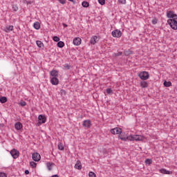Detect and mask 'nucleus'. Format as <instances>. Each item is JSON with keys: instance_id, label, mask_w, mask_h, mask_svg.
Segmentation results:
<instances>
[{"instance_id": "nucleus-1", "label": "nucleus", "mask_w": 177, "mask_h": 177, "mask_svg": "<svg viewBox=\"0 0 177 177\" xmlns=\"http://www.w3.org/2000/svg\"><path fill=\"white\" fill-rule=\"evenodd\" d=\"M167 23L173 30H177V15L173 11H167Z\"/></svg>"}, {"instance_id": "nucleus-2", "label": "nucleus", "mask_w": 177, "mask_h": 177, "mask_svg": "<svg viewBox=\"0 0 177 177\" xmlns=\"http://www.w3.org/2000/svg\"><path fill=\"white\" fill-rule=\"evenodd\" d=\"M119 138L121 140H131V141H142V140H145V139H146V138H145V136H140V135H130L127 136L125 134L122 133L119 136Z\"/></svg>"}, {"instance_id": "nucleus-3", "label": "nucleus", "mask_w": 177, "mask_h": 177, "mask_svg": "<svg viewBox=\"0 0 177 177\" xmlns=\"http://www.w3.org/2000/svg\"><path fill=\"white\" fill-rule=\"evenodd\" d=\"M138 77H140L141 80H143L145 81L146 80H149L150 75L148 72L142 71L138 74Z\"/></svg>"}, {"instance_id": "nucleus-4", "label": "nucleus", "mask_w": 177, "mask_h": 177, "mask_svg": "<svg viewBox=\"0 0 177 177\" xmlns=\"http://www.w3.org/2000/svg\"><path fill=\"white\" fill-rule=\"evenodd\" d=\"M111 34L113 38H121V36L122 35V32H121V30L118 29L112 31Z\"/></svg>"}, {"instance_id": "nucleus-5", "label": "nucleus", "mask_w": 177, "mask_h": 177, "mask_svg": "<svg viewBox=\"0 0 177 177\" xmlns=\"http://www.w3.org/2000/svg\"><path fill=\"white\" fill-rule=\"evenodd\" d=\"M122 129H121L120 127H115L111 130V133H113V135H120V133H122Z\"/></svg>"}, {"instance_id": "nucleus-6", "label": "nucleus", "mask_w": 177, "mask_h": 177, "mask_svg": "<svg viewBox=\"0 0 177 177\" xmlns=\"http://www.w3.org/2000/svg\"><path fill=\"white\" fill-rule=\"evenodd\" d=\"M99 39H100V38L99 37H97V36H93L91 38L90 44L91 45H95V44H97V42H99Z\"/></svg>"}, {"instance_id": "nucleus-7", "label": "nucleus", "mask_w": 177, "mask_h": 177, "mask_svg": "<svg viewBox=\"0 0 177 177\" xmlns=\"http://www.w3.org/2000/svg\"><path fill=\"white\" fill-rule=\"evenodd\" d=\"M33 161L38 162L41 160V155L38 153H34L32 156Z\"/></svg>"}, {"instance_id": "nucleus-8", "label": "nucleus", "mask_w": 177, "mask_h": 177, "mask_svg": "<svg viewBox=\"0 0 177 177\" xmlns=\"http://www.w3.org/2000/svg\"><path fill=\"white\" fill-rule=\"evenodd\" d=\"M38 120L39 124H45V122H46V117L45 115H39Z\"/></svg>"}, {"instance_id": "nucleus-9", "label": "nucleus", "mask_w": 177, "mask_h": 177, "mask_svg": "<svg viewBox=\"0 0 177 177\" xmlns=\"http://www.w3.org/2000/svg\"><path fill=\"white\" fill-rule=\"evenodd\" d=\"M10 154L13 158L16 159L19 157V151L16 149H12L10 151Z\"/></svg>"}, {"instance_id": "nucleus-10", "label": "nucleus", "mask_w": 177, "mask_h": 177, "mask_svg": "<svg viewBox=\"0 0 177 177\" xmlns=\"http://www.w3.org/2000/svg\"><path fill=\"white\" fill-rule=\"evenodd\" d=\"M91 125H92V122L89 120H86L83 122V127H84V128L89 129L91 128Z\"/></svg>"}, {"instance_id": "nucleus-11", "label": "nucleus", "mask_w": 177, "mask_h": 177, "mask_svg": "<svg viewBox=\"0 0 177 177\" xmlns=\"http://www.w3.org/2000/svg\"><path fill=\"white\" fill-rule=\"evenodd\" d=\"M81 42H82V40H81V38L80 37H75L73 41V44L75 45L76 46H79V45H81Z\"/></svg>"}, {"instance_id": "nucleus-12", "label": "nucleus", "mask_w": 177, "mask_h": 177, "mask_svg": "<svg viewBox=\"0 0 177 177\" xmlns=\"http://www.w3.org/2000/svg\"><path fill=\"white\" fill-rule=\"evenodd\" d=\"M50 75L53 77H59V71L53 70L50 72Z\"/></svg>"}, {"instance_id": "nucleus-13", "label": "nucleus", "mask_w": 177, "mask_h": 177, "mask_svg": "<svg viewBox=\"0 0 177 177\" xmlns=\"http://www.w3.org/2000/svg\"><path fill=\"white\" fill-rule=\"evenodd\" d=\"M15 128L17 131H20V129H23V124L21 122H18L15 124Z\"/></svg>"}, {"instance_id": "nucleus-14", "label": "nucleus", "mask_w": 177, "mask_h": 177, "mask_svg": "<svg viewBox=\"0 0 177 177\" xmlns=\"http://www.w3.org/2000/svg\"><path fill=\"white\" fill-rule=\"evenodd\" d=\"M50 82L52 85H59V79H57V77H52Z\"/></svg>"}, {"instance_id": "nucleus-15", "label": "nucleus", "mask_w": 177, "mask_h": 177, "mask_svg": "<svg viewBox=\"0 0 177 177\" xmlns=\"http://www.w3.org/2000/svg\"><path fill=\"white\" fill-rule=\"evenodd\" d=\"M75 168L76 169H82V164L81 163V161L77 160L75 165Z\"/></svg>"}, {"instance_id": "nucleus-16", "label": "nucleus", "mask_w": 177, "mask_h": 177, "mask_svg": "<svg viewBox=\"0 0 177 177\" xmlns=\"http://www.w3.org/2000/svg\"><path fill=\"white\" fill-rule=\"evenodd\" d=\"M160 174H165V175H171V174H172L171 171H167L165 169H160Z\"/></svg>"}, {"instance_id": "nucleus-17", "label": "nucleus", "mask_w": 177, "mask_h": 177, "mask_svg": "<svg viewBox=\"0 0 177 177\" xmlns=\"http://www.w3.org/2000/svg\"><path fill=\"white\" fill-rule=\"evenodd\" d=\"M33 27L35 28V30H39L41 28V24H39L38 21H36L34 23Z\"/></svg>"}, {"instance_id": "nucleus-18", "label": "nucleus", "mask_w": 177, "mask_h": 177, "mask_svg": "<svg viewBox=\"0 0 177 177\" xmlns=\"http://www.w3.org/2000/svg\"><path fill=\"white\" fill-rule=\"evenodd\" d=\"M4 31L6 32H10V31H13V26H7L5 29Z\"/></svg>"}, {"instance_id": "nucleus-19", "label": "nucleus", "mask_w": 177, "mask_h": 177, "mask_svg": "<svg viewBox=\"0 0 177 177\" xmlns=\"http://www.w3.org/2000/svg\"><path fill=\"white\" fill-rule=\"evenodd\" d=\"M53 165H55V164H53V163H50V162L46 163V166H47L48 171H52V167H53Z\"/></svg>"}, {"instance_id": "nucleus-20", "label": "nucleus", "mask_w": 177, "mask_h": 177, "mask_svg": "<svg viewBox=\"0 0 177 177\" xmlns=\"http://www.w3.org/2000/svg\"><path fill=\"white\" fill-rule=\"evenodd\" d=\"M82 6H83V8H88L89 7V3L88 1H84L82 3Z\"/></svg>"}, {"instance_id": "nucleus-21", "label": "nucleus", "mask_w": 177, "mask_h": 177, "mask_svg": "<svg viewBox=\"0 0 177 177\" xmlns=\"http://www.w3.org/2000/svg\"><path fill=\"white\" fill-rule=\"evenodd\" d=\"M164 86H166L167 88L169 87V86H172V83L171 82H167L165 81L164 82Z\"/></svg>"}, {"instance_id": "nucleus-22", "label": "nucleus", "mask_w": 177, "mask_h": 177, "mask_svg": "<svg viewBox=\"0 0 177 177\" xmlns=\"http://www.w3.org/2000/svg\"><path fill=\"white\" fill-rule=\"evenodd\" d=\"M0 102L1 103H6V102H8V98H6V97H1L0 98Z\"/></svg>"}, {"instance_id": "nucleus-23", "label": "nucleus", "mask_w": 177, "mask_h": 177, "mask_svg": "<svg viewBox=\"0 0 177 177\" xmlns=\"http://www.w3.org/2000/svg\"><path fill=\"white\" fill-rule=\"evenodd\" d=\"M59 150H64V145H63V143L59 142L57 146Z\"/></svg>"}, {"instance_id": "nucleus-24", "label": "nucleus", "mask_w": 177, "mask_h": 177, "mask_svg": "<svg viewBox=\"0 0 177 177\" xmlns=\"http://www.w3.org/2000/svg\"><path fill=\"white\" fill-rule=\"evenodd\" d=\"M140 86H142V88H147L148 85L147 82H141Z\"/></svg>"}, {"instance_id": "nucleus-25", "label": "nucleus", "mask_w": 177, "mask_h": 177, "mask_svg": "<svg viewBox=\"0 0 177 177\" xmlns=\"http://www.w3.org/2000/svg\"><path fill=\"white\" fill-rule=\"evenodd\" d=\"M36 44L39 48H42L44 46V44L41 41H37Z\"/></svg>"}, {"instance_id": "nucleus-26", "label": "nucleus", "mask_w": 177, "mask_h": 177, "mask_svg": "<svg viewBox=\"0 0 177 177\" xmlns=\"http://www.w3.org/2000/svg\"><path fill=\"white\" fill-rule=\"evenodd\" d=\"M58 48H63L64 46V42L63 41H59L57 43Z\"/></svg>"}, {"instance_id": "nucleus-27", "label": "nucleus", "mask_w": 177, "mask_h": 177, "mask_svg": "<svg viewBox=\"0 0 177 177\" xmlns=\"http://www.w3.org/2000/svg\"><path fill=\"white\" fill-rule=\"evenodd\" d=\"M53 39L55 42H59V41H60V38H59V37L57 36H54L53 37Z\"/></svg>"}, {"instance_id": "nucleus-28", "label": "nucleus", "mask_w": 177, "mask_h": 177, "mask_svg": "<svg viewBox=\"0 0 177 177\" xmlns=\"http://www.w3.org/2000/svg\"><path fill=\"white\" fill-rule=\"evenodd\" d=\"M88 176L89 177H96V174H95V172H93V171H90L88 173Z\"/></svg>"}, {"instance_id": "nucleus-29", "label": "nucleus", "mask_w": 177, "mask_h": 177, "mask_svg": "<svg viewBox=\"0 0 177 177\" xmlns=\"http://www.w3.org/2000/svg\"><path fill=\"white\" fill-rule=\"evenodd\" d=\"M118 3H121L122 5H125V3H127V0H118Z\"/></svg>"}, {"instance_id": "nucleus-30", "label": "nucleus", "mask_w": 177, "mask_h": 177, "mask_svg": "<svg viewBox=\"0 0 177 177\" xmlns=\"http://www.w3.org/2000/svg\"><path fill=\"white\" fill-rule=\"evenodd\" d=\"M30 165L32 168H35L37 167V163L35 162H30Z\"/></svg>"}, {"instance_id": "nucleus-31", "label": "nucleus", "mask_w": 177, "mask_h": 177, "mask_svg": "<svg viewBox=\"0 0 177 177\" xmlns=\"http://www.w3.org/2000/svg\"><path fill=\"white\" fill-rule=\"evenodd\" d=\"M151 162H153V160H151V159H147L145 160V164H148L149 165H150V164H151Z\"/></svg>"}, {"instance_id": "nucleus-32", "label": "nucleus", "mask_w": 177, "mask_h": 177, "mask_svg": "<svg viewBox=\"0 0 177 177\" xmlns=\"http://www.w3.org/2000/svg\"><path fill=\"white\" fill-rule=\"evenodd\" d=\"M100 5H104L106 3V0H98Z\"/></svg>"}, {"instance_id": "nucleus-33", "label": "nucleus", "mask_w": 177, "mask_h": 177, "mask_svg": "<svg viewBox=\"0 0 177 177\" xmlns=\"http://www.w3.org/2000/svg\"><path fill=\"white\" fill-rule=\"evenodd\" d=\"M106 93H108V95H111V93H113V90H111V88H107Z\"/></svg>"}, {"instance_id": "nucleus-34", "label": "nucleus", "mask_w": 177, "mask_h": 177, "mask_svg": "<svg viewBox=\"0 0 177 177\" xmlns=\"http://www.w3.org/2000/svg\"><path fill=\"white\" fill-rule=\"evenodd\" d=\"M12 9L15 12H17V10H19V8H17V6H13Z\"/></svg>"}, {"instance_id": "nucleus-35", "label": "nucleus", "mask_w": 177, "mask_h": 177, "mask_svg": "<svg viewBox=\"0 0 177 177\" xmlns=\"http://www.w3.org/2000/svg\"><path fill=\"white\" fill-rule=\"evenodd\" d=\"M59 3L64 5V3H66V0H59Z\"/></svg>"}, {"instance_id": "nucleus-36", "label": "nucleus", "mask_w": 177, "mask_h": 177, "mask_svg": "<svg viewBox=\"0 0 177 177\" xmlns=\"http://www.w3.org/2000/svg\"><path fill=\"white\" fill-rule=\"evenodd\" d=\"M60 93H61V95H66V91H64V90H61Z\"/></svg>"}, {"instance_id": "nucleus-37", "label": "nucleus", "mask_w": 177, "mask_h": 177, "mask_svg": "<svg viewBox=\"0 0 177 177\" xmlns=\"http://www.w3.org/2000/svg\"><path fill=\"white\" fill-rule=\"evenodd\" d=\"M20 104H21V106H26V104H27L26 103V102L23 101V102H20Z\"/></svg>"}, {"instance_id": "nucleus-38", "label": "nucleus", "mask_w": 177, "mask_h": 177, "mask_svg": "<svg viewBox=\"0 0 177 177\" xmlns=\"http://www.w3.org/2000/svg\"><path fill=\"white\" fill-rule=\"evenodd\" d=\"M0 177H6V174L5 173H0Z\"/></svg>"}, {"instance_id": "nucleus-39", "label": "nucleus", "mask_w": 177, "mask_h": 177, "mask_svg": "<svg viewBox=\"0 0 177 177\" xmlns=\"http://www.w3.org/2000/svg\"><path fill=\"white\" fill-rule=\"evenodd\" d=\"M152 23H153V24H157V19H153V20H152Z\"/></svg>"}, {"instance_id": "nucleus-40", "label": "nucleus", "mask_w": 177, "mask_h": 177, "mask_svg": "<svg viewBox=\"0 0 177 177\" xmlns=\"http://www.w3.org/2000/svg\"><path fill=\"white\" fill-rule=\"evenodd\" d=\"M25 174L26 175H28V174H30V171L28 170H26Z\"/></svg>"}, {"instance_id": "nucleus-41", "label": "nucleus", "mask_w": 177, "mask_h": 177, "mask_svg": "<svg viewBox=\"0 0 177 177\" xmlns=\"http://www.w3.org/2000/svg\"><path fill=\"white\" fill-rule=\"evenodd\" d=\"M52 177H59V176L57 174H55V175L52 176Z\"/></svg>"}, {"instance_id": "nucleus-42", "label": "nucleus", "mask_w": 177, "mask_h": 177, "mask_svg": "<svg viewBox=\"0 0 177 177\" xmlns=\"http://www.w3.org/2000/svg\"><path fill=\"white\" fill-rule=\"evenodd\" d=\"M64 27H67V24H63Z\"/></svg>"}, {"instance_id": "nucleus-43", "label": "nucleus", "mask_w": 177, "mask_h": 177, "mask_svg": "<svg viewBox=\"0 0 177 177\" xmlns=\"http://www.w3.org/2000/svg\"><path fill=\"white\" fill-rule=\"evenodd\" d=\"M68 1H70L71 2H74V0H68Z\"/></svg>"}]
</instances>
